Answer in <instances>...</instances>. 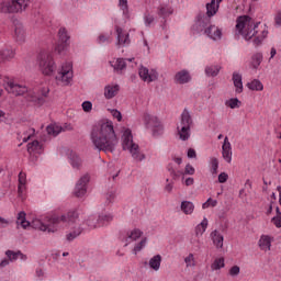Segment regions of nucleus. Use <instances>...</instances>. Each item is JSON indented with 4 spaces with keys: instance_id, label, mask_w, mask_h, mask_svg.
Returning <instances> with one entry per match:
<instances>
[{
    "instance_id": "nucleus-22",
    "label": "nucleus",
    "mask_w": 281,
    "mask_h": 281,
    "mask_svg": "<svg viewBox=\"0 0 281 281\" xmlns=\"http://www.w3.org/2000/svg\"><path fill=\"white\" fill-rule=\"evenodd\" d=\"M119 92H120V86L117 85H114V86L109 85L104 87V98L106 100H113V98H115Z\"/></svg>"
},
{
    "instance_id": "nucleus-2",
    "label": "nucleus",
    "mask_w": 281,
    "mask_h": 281,
    "mask_svg": "<svg viewBox=\"0 0 281 281\" xmlns=\"http://www.w3.org/2000/svg\"><path fill=\"white\" fill-rule=\"evenodd\" d=\"M90 139L95 150L103 153H115V146L119 144L117 135L113 122L106 121L92 127Z\"/></svg>"
},
{
    "instance_id": "nucleus-15",
    "label": "nucleus",
    "mask_w": 281,
    "mask_h": 281,
    "mask_svg": "<svg viewBox=\"0 0 281 281\" xmlns=\"http://www.w3.org/2000/svg\"><path fill=\"white\" fill-rule=\"evenodd\" d=\"M204 34L212 41H221L223 38V30L216 25H210L204 30Z\"/></svg>"
},
{
    "instance_id": "nucleus-21",
    "label": "nucleus",
    "mask_w": 281,
    "mask_h": 281,
    "mask_svg": "<svg viewBox=\"0 0 281 281\" xmlns=\"http://www.w3.org/2000/svg\"><path fill=\"white\" fill-rule=\"evenodd\" d=\"M180 128H189L192 126V116L190 115V111L188 109H184L181 114V121L180 125H178Z\"/></svg>"
},
{
    "instance_id": "nucleus-13",
    "label": "nucleus",
    "mask_w": 281,
    "mask_h": 281,
    "mask_svg": "<svg viewBox=\"0 0 281 281\" xmlns=\"http://www.w3.org/2000/svg\"><path fill=\"white\" fill-rule=\"evenodd\" d=\"M25 38H27V34L25 33V27L23 26V23L20 21H14V40L20 45H23L25 43Z\"/></svg>"
},
{
    "instance_id": "nucleus-60",
    "label": "nucleus",
    "mask_w": 281,
    "mask_h": 281,
    "mask_svg": "<svg viewBox=\"0 0 281 281\" xmlns=\"http://www.w3.org/2000/svg\"><path fill=\"white\" fill-rule=\"evenodd\" d=\"M184 175H194V167H192V165H187L184 169Z\"/></svg>"
},
{
    "instance_id": "nucleus-30",
    "label": "nucleus",
    "mask_w": 281,
    "mask_h": 281,
    "mask_svg": "<svg viewBox=\"0 0 281 281\" xmlns=\"http://www.w3.org/2000/svg\"><path fill=\"white\" fill-rule=\"evenodd\" d=\"M247 87L250 89V91H262V89H265V86H262V82H260L258 79H254L252 81L248 82Z\"/></svg>"
},
{
    "instance_id": "nucleus-39",
    "label": "nucleus",
    "mask_w": 281,
    "mask_h": 281,
    "mask_svg": "<svg viewBox=\"0 0 281 281\" xmlns=\"http://www.w3.org/2000/svg\"><path fill=\"white\" fill-rule=\"evenodd\" d=\"M268 34H269V32H268L267 30H262V31H261V34L258 35V36L252 41L254 45H255L256 47H258V45H262V41H265V37H266Z\"/></svg>"
},
{
    "instance_id": "nucleus-14",
    "label": "nucleus",
    "mask_w": 281,
    "mask_h": 281,
    "mask_svg": "<svg viewBox=\"0 0 281 281\" xmlns=\"http://www.w3.org/2000/svg\"><path fill=\"white\" fill-rule=\"evenodd\" d=\"M207 25H210V18L203 13H200L196 16V22L193 25V30H195V32H205V30H207Z\"/></svg>"
},
{
    "instance_id": "nucleus-48",
    "label": "nucleus",
    "mask_w": 281,
    "mask_h": 281,
    "mask_svg": "<svg viewBox=\"0 0 281 281\" xmlns=\"http://www.w3.org/2000/svg\"><path fill=\"white\" fill-rule=\"evenodd\" d=\"M81 106L85 113H91V110L93 109V103H91V101H85Z\"/></svg>"
},
{
    "instance_id": "nucleus-11",
    "label": "nucleus",
    "mask_w": 281,
    "mask_h": 281,
    "mask_svg": "<svg viewBox=\"0 0 281 281\" xmlns=\"http://www.w3.org/2000/svg\"><path fill=\"white\" fill-rule=\"evenodd\" d=\"M138 74H139V78L144 82H155V80H158L159 78V72H157V70L155 69L149 70L144 66L139 68Z\"/></svg>"
},
{
    "instance_id": "nucleus-9",
    "label": "nucleus",
    "mask_w": 281,
    "mask_h": 281,
    "mask_svg": "<svg viewBox=\"0 0 281 281\" xmlns=\"http://www.w3.org/2000/svg\"><path fill=\"white\" fill-rule=\"evenodd\" d=\"M72 79L74 71H71V64H66L65 66H63L60 71L56 76V82L61 87H67V85H70Z\"/></svg>"
},
{
    "instance_id": "nucleus-29",
    "label": "nucleus",
    "mask_w": 281,
    "mask_h": 281,
    "mask_svg": "<svg viewBox=\"0 0 281 281\" xmlns=\"http://www.w3.org/2000/svg\"><path fill=\"white\" fill-rule=\"evenodd\" d=\"M46 132L50 137H57V135L63 133V127L60 125L50 124L46 127Z\"/></svg>"
},
{
    "instance_id": "nucleus-12",
    "label": "nucleus",
    "mask_w": 281,
    "mask_h": 281,
    "mask_svg": "<svg viewBox=\"0 0 281 281\" xmlns=\"http://www.w3.org/2000/svg\"><path fill=\"white\" fill-rule=\"evenodd\" d=\"M126 60L133 63V58H116L110 61L111 67L114 69V74L122 76L126 71Z\"/></svg>"
},
{
    "instance_id": "nucleus-52",
    "label": "nucleus",
    "mask_w": 281,
    "mask_h": 281,
    "mask_svg": "<svg viewBox=\"0 0 281 281\" xmlns=\"http://www.w3.org/2000/svg\"><path fill=\"white\" fill-rule=\"evenodd\" d=\"M119 5L123 12H128V0H120Z\"/></svg>"
},
{
    "instance_id": "nucleus-17",
    "label": "nucleus",
    "mask_w": 281,
    "mask_h": 281,
    "mask_svg": "<svg viewBox=\"0 0 281 281\" xmlns=\"http://www.w3.org/2000/svg\"><path fill=\"white\" fill-rule=\"evenodd\" d=\"M176 85H188V82H190V80H192V77L190 76V71L183 69L178 71L175 75L173 78Z\"/></svg>"
},
{
    "instance_id": "nucleus-10",
    "label": "nucleus",
    "mask_w": 281,
    "mask_h": 281,
    "mask_svg": "<svg viewBox=\"0 0 281 281\" xmlns=\"http://www.w3.org/2000/svg\"><path fill=\"white\" fill-rule=\"evenodd\" d=\"M91 180V177L89 173L83 175L77 182L75 187L74 194L78 199H81V196H85L87 194V183Z\"/></svg>"
},
{
    "instance_id": "nucleus-59",
    "label": "nucleus",
    "mask_w": 281,
    "mask_h": 281,
    "mask_svg": "<svg viewBox=\"0 0 281 281\" xmlns=\"http://www.w3.org/2000/svg\"><path fill=\"white\" fill-rule=\"evenodd\" d=\"M272 223L276 225V227H281V213L272 218Z\"/></svg>"
},
{
    "instance_id": "nucleus-44",
    "label": "nucleus",
    "mask_w": 281,
    "mask_h": 281,
    "mask_svg": "<svg viewBox=\"0 0 281 281\" xmlns=\"http://www.w3.org/2000/svg\"><path fill=\"white\" fill-rule=\"evenodd\" d=\"M4 57L5 60H12L14 58V49L12 48H5L4 50H0Z\"/></svg>"
},
{
    "instance_id": "nucleus-50",
    "label": "nucleus",
    "mask_w": 281,
    "mask_h": 281,
    "mask_svg": "<svg viewBox=\"0 0 281 281\" xmlns=\"http://www.w3.org/2000/svg\"><path fill=\"white\" fill-rule=\"evenodd\" d=\"M184 262L187 267H194V255L189 254V256L184 258Z\"/></svg>"
},
{
    "instance_id": "nucleus-56",
    "label": "nucleus",
    "mask_w": 281,
    "mask_h": 281,
    "mask_svg": "<svg viewBox=\"0 0 281 281\" xmlns=\"http://www.w3.org/2000/svg\"><path fill=\"white\" fill-rule=\"evenodd\" d=\"M229 176L226 172H222L218 175V183H226Z\"/></svg>"
},
{
    "instance_id": "nucleus-23",
    "label": "nucleus",
    "mask_w": 281,
    "mask_h": 281,
    "mask_svg": "<svg viewBox=\"0 0 281 281\" xmlns=\"http://www.w3.org/2000/svg\"><path fill=\"white\" fill-rule=\"evenodd\" d=\"M161 255H155L151 257L148 261L149 269H153V271H159L161 269Z\"/></svg>"
},
{
    "instance_id": "nucleus-40",
    "label": "nucleus",
    "mask_w": 281,
    "mask_h": 281,
    "mask_svg": "<svg viewBox=\"0 0 281 281\" xmlns=\"http://www.w3.org/2000/svg\"><path fill=\"white\" fill-rule=\"evenodd\" d=\"M147 241H148V239L145 237L138 244H136V246L133 249V254H135V256H137V254H139V251H142V249H144V247H146Z\"/></svg>"
},
{
    "instance_id": "nucleus-64",
    "label": "nucleus",
    "mask_w": 281,
    "mask_h": 281,
    "mask_svg": "<svg viewBox=\"0 0 281 281\" xmlns=\"http://www.w3.org/2000/svg\"><path fill=\"white\" fill-rule=\"evenodd\" d=\"M0 225H2V227H8V225H10V222L0 216Z\"/></svg>"
},
{
    "instance_id": "nucleus-53",
    "label": "nucleus",
    "mask_w": 281,
    "mask_h": 281,
    "mask_svg": "<svg viewBox=\"0 0 281 281\" xmlns=\"http://www.w3.org/2000/svg\"><path fill=\"white\" fill-rule=\"evenodd\" d=\"M67 45L68 44H65V43L60 42V44H58L55 47V52H57L58 54H63V52H65V49H67Z\"/></svg>"
},
{
    "instance_id": "nucleus-46",
    "label": "nucleus",
    "mask_w": 281,
    "mask_h": 281,
    "mask_svg": "<svg viewBox=\"0 0 281 281\" xmlns=\"http://www.w3.org/2000/svg\"><path fill=\"white\" fill-rule=\"evenodd\" d=\"M159 16H170V14H172V9L168 8V7H161L158 11Z\"/></svg>"
},
{
    "instance_id": "nucleus-36",
    "label": "nucleus",
    "mask_w": 281,
    "mask_h": 281,
    "mask_svg": "<svg viewBox=\"0 0 281 281\" xmlns=\"http://www.w3.org/2000/svg\"><path fill=\"white\" fill-rule=\"evenodd\" d=\"M70 164H71L72 168H77V170H79V168L82 166V159H80V156H78L76 154H71L70 155Z\"/></svg>"
},
{
    "instance_id": "nucleus-33",
    "label": "nucleus",
    "mask_w": 281,
    "mask_h": 281,
    "mask_svg": "<svg viewBox=\"0 0 281 281\" xmlns=\"http://www.w3.org/2000/svg\"><path fill=\"white\" fill-rule=\"evenodd\" d=\"M43 146L38 140H33L32 143L27 144V153H41Z\"/></svg>"
},
{
    "instance_id": "nucleus-25",
    "label": "nucleus",
    "mask_w": 281,
    "mask_h": 281,
    "mask_svg": "<svg viewBox=\"0 0 281 281\" xmlns=\"http://www.w3.org/2000/svg\"><path fill=\"white\" fill-rule=\"evenodd\" d=\"M144 235V232L139 231V228H135L132 232L127 233V236L124 238L125 240V247H128V240H138V238H142Z\"/></svg>"
},
{
    "instance_id": "nucleus-31",
    "label": "nucleus",
    "mask_w": 281,
    "mask_h": 281,
    "mask_svg": "<svg viewBox=\"0 0 281 281\" xmlns=\"http://www.w3.org/2000/svg\"><path fill=\"white\" fill-rule=\"evenodd\" d=\"M261 63H262V55L260 53H257V54L252 55V57H251L250 67L252 69H258V67H260Z\"/></svg>"
},
{
    "instance_id": "nucleus-47",
    "label": "nucleus",
    "mask_w": 281,
    "mask_h": 281,
    "mask_svg": "<svg viewBox=\"0 0 281 281\" xmlns=\"http://www.w3.org/2000/svg\"><path fill=\"white\" fill-rule=\"evenodd\" d=\"M19 193L21 194V192H23V189L21 186H25V173L20 172L19 173Z\"/></svg>"
},
{
    "instance_id": "nucleus-5",
    "label": "nucleus",
    "mask_w": 281,
    "mask_h": 281,
    "mask_svg": "<svg viewBox=\"0 0 281 281\" xmlns=\"http://www.w3.org/2000/svg\"><path fill=\"white\" fill-rule=\"evenodd\" d=\"M122 146L123 150H128L134 161L137 164L146 159V155L139 150V145L133 142V133L130 128L125 130L122 135Z\"/></svg>"
},
{
    "instance_id": "nucleus-63",
    "label": "nucleus",
    "mask_w": 281,
    "mask_h": 281,
    "mask_svg": "<svg viewBox=\"0 0 281 281\" xmlns=\"http://www.w3.org/2000/svg\"><path fill=\"white\" fill-rule=\"evenodd\" d=\"M276 24L281 27V12H278L274 18Z\"/></svg>"
},
{
    "instance_id": "nucleus-61",
    "label": "nucleus",
    "mask_w": 281,
    "mask_h": 281,
    "mask_svg": "<svg viewBox=\"0 0 281 281\" xmlns=\"http://www.w3.org/2000/svg\"><path fill=\"white\" fill-rule=\"evenodd\" d=\"M98 43L102 45V43H109V37L105 35H99Z\"/></svg>"
},
{
    "instance_id": "nucleus-6",
    "label": "nucleus",
    "mask_w": 281,
    "mask_h": 281,
    "mask_svg": "<svg viewBox=\"0 0 281 281\" xmlns=\"http://www.w3.org/2000/svg\"><path fill=\"white\" fill-rule=\"evenodd\" d=\"M30 7V0H10L0 3L2 14H21Z\"/></svg>"
},
{
    "instance_id": "nucleus-26",
    "label": "nucleus",
    "mask_w": 281,
    "mask_h": 281,
    "mask_svg": "<svg viewBox=\"0 0 281 281\" xmlns=\"http://www.w3.org/2000/svg\"><path fill=\"white\" fill-rule=\"evenodd\" d=\"M83 221L90 229H95V227H101L100 220L99 217H95V215L83 216Z\"/></svg>"
},
{
    "instance_id": "nucleus-45",
    "label": "nucleus",
    "mask_w": 281,
    "mask_h": 281,
    "mask_svg": "<svg viewBox=\"0 0 281 281\" xmlns=\"http://www.w3.org/2000/svg\"><path fill=\"white\" fill-rule=\"evenodd\" d=\"M59 41L67 45V41H69V35H67V30L60 29L59 32Z\"/></svg>"
},
{
    "instance_id": "nucleus-19",
    "label": "nucleus",
    "mask_w": 281,
    "mask_h": 281,
    "mask_svg": "<svg viewBox=\"0 0 281 281\" xmlns=\"http://www.w3.org/2000/svg\"><path fill=\"white\" fill-rule=\"evenodd\" d=\"M223 0H211V2L206 3V16L209 19H212L218 12V9L221 8V2Z\"/></svg>"
},
{
    "instance_id": "nucleus-57",
    "label": "nucleus",
    "mask_w": 281,
    "mask_h": 281,
    "mask_svg": "<svg viewBox=\"0 0 281 281\" xmlns=\"http://www.w3.org/2000/svg\"><path fill=\"white\" fill-rule=\"evenodd\" d=\"M155 16L147 14L145 15V25L149 26L151 23H154Z\"/></svg>"
},
{
    "instance_id": "nucleus-37",
    "label": "nucleus",
    "mask_w": 281,
    "mask_h": 281,
    "mask_svg": "<svg viewBox=\"0 0 281 281\" xmlns=\"http://www.w3.org/2000/svg\"><path fill=\"white\" fill-rule=\"evenodd\" d=\"M225 267V259L218 258L215 259L214 262L211 266L212 271H218L220 269H223Z\"/></svg>"
},
{
    "instance_id": "nucleus-55",
    "label": "nucleus",
    "mask_w": 281,
    "mask_h": 281,
    "mask_svg": "<svg viewBox=\"0 0 281 281\" xmlns=\"http://www.w3.org/2000/svg\"><path fill=\"white\" fill-rule=\"evenodd\" d=\"M240 273V267L234 266L229 269V276L236 277Z\"/></svg>"
},
{
    "instance_id": "nucleus-49",
    "label": "nucleus",
    "mask_w": 281,
    "mask_h": 281,
    "mask_svg": "<svg viewBox=\"0 0 281 281\" xmlns=\"http://www.w3.org/2000/svg\"><path fill=\"white\" fill-rule=\"evenodd\" d=\"M105 199H106L105 203H106L108 205H111V203H112L113 201H115V192H114V191L108 192L106 195H105Z\"/></svg>"
},
{
    "instance_id": "nucleus-28",
    "label": "nucleus",
    "mask_w": 281,
    "mask_h": 281,
    "mask_svg": "<svg viewBox=\"0 0 281 281\" xmlns=\"http://www.w3.org/2000/svg\"><path fill=\"white\" fill-rule=\"evenodd\" d=\"M180 210L183 212V214L190 215L194 212V203L191 201H182L180 205Z\"/></svg>"
},
{
    "instance_id": "nucleus-7",
    "label": "nucleus",
    "mask_w": 281,
    "mask_h": 281,
    "mask_svg": "<svg viewBox=\"0 0 281 281\" xmlns=\"http://www.w3.org/2000/svg\"><path fill=\"white\" fill-rule=\"evenodd\" d=\"M143 122L146 128L151 131L153 137H159V135H164V124H161V121H159L157 115L145 112L143 115Z\"/></svg>"
},
{
    "instance_id": "nucleus-32",
    "label": "nucleus",
    "mask_w": 281,
    "mask_h": 281,
    "mask_svg": "<svg viewBox=\"0 0 281 281\" xmlns=\"http://www.w3.org/2000/svg\"><path fill=\"white\" fill-rule=\"evenodd\" d=\"M220 71H221V66H207L205 68L206 76H209L211 78H216V76H218Z\"/></svg>"
},
{
    "instance_id": "nucleus-18",
    "label": "nucleus",
    "mask_w": 281,
    "mask_h": 281,
    "mask_svg": "<svg viewBox=\"0 0 281 281\" xmlns=\"http://www.w3.org/2000/svg\"><path fill=\"white\" fill-rule=\"evenodd\" d=\"M222 155L223 159H225L227 164H232V143H229V138L227 136L224 138Z\"/></svg>"
},
{
    "instance_id": "nucleus-8",
    "label": "nucleus",
    "mask_w": 281,
    "mask_h": 281,
    "mask_svg": "<svg viewBox=\"0 0 281 281\" xmlns=\"http://www.w3.org/2000/svg\"><path fill=\"white\" fill-rule=\"evenodd\" d=\"M38 65L42 74L44 76H52L56 66L54 64V58L48 53H41L38 56Z\"/></svg>"
},
{
    "instance_id": "nucleus-27",
    "label": "nucleus",
    "mask_w": 281,
    "mask_h": 281,
    "mask_svg": "<svg viewBox=\"0 0 281 281\" xmlns=\"http://www.w3.org/2000/svg\"><path fill=\"white\" fill-rule=\"evenodd\" d=\"M259 247L262 251H269L271 249V238L262 235L259 239Z\"/></svg>"
},
{
    "instance_id": "nucleus-4",
    "label": "nucleus",
    "mask_w": 281,
    "mask_h": 281,
    "mask_svg": "<svg viewBox=\"0 0 281 281\" xmlns=\"http://www.w3.org/2000/svg\"><path fill=\"white\" fill-rule=\"evenodd\" d=\"M236 35L243 36L245 41H251L258 34L260 22L256 23L249 15H241L236 21Z\"/></svg>"
},
{
    "instance_id": "nucleus-20",
    "label": "nucleus",
    "mask_w": 281,
    "mask_h": 281,
    "mask_svg": "<svg viewBox=\"0 0 281 281\" xmlns=\"http://www.w3.org/2000/svg\"><path fill=\"white\" fill-rule=\"evenodd\" d=\"M210 237L216 249H223V241L225 240V238L223 237V234H221V232L215 229L211 232Z\"/></svg>"
},
{
    "instance_id": "nucleus-16",
    "label": "nucleus",
    "mask_w": 281,
    "mask_h": 281,
    "mask_svg": "<svg viewBox=\"0 0 281 281\" xmlns=\"http://www.w3.org/2000/svg\"><path fill=\"white\" fill-rule=\"evenodd\" d=\"M116 34H117V43L116 45H121L122 47H126V45H131V37L128 33L124 32L122 27L116 26Z\"/></svg>"
},
{
    "instance_id": "nucleus-41",
    "label": "nucleus",
    "mask_w": 281,
    "mask_h": 281,
    "mask_svg": "<svg viewBox=\"0 0 281 281\" xmlns=\"http://www.w3.org/2000/svg\"><path fill=\"white\" fill-rule=\"evenodd\" d=\"M19 255H21V250L13 251V250H7L5 256L9 258L10 262H14V260H19Z\"/></svg>"
},
{
    "instance_id": "nucleus-62",
    "label": "nucleus",
    "mask_w": 281,
    "mask_h": 281,
    "mask_svg": "<svg viewBox=\"0 0 281 281\" xmlns=\"http://www.w3.org/2000/svg\"><path fill=\"white\" fill-rule=\"evenodd\" d=\"M211 168H218V159L217 158H211Z\"/></svg>"
},
{
    "instance_id": "nucleus-24",
    "label": "nucleus",
    "mask_w": 281,
    "mask_h": 281,
    "mask_svg": "<svg viewBox=\"0 0 281 281\" xmlns=\"http://www.w3.org/2000/svg\"><path fill=\"white\" fill-rule=\"evenodd\" d=\"M233 83L235 87V93H243V75L238 72L233 74Z\"/></svg>"
},
{
    "instance_id": "nucleus-42",
    "label": "nucleus",
    "mask_w": 281,
    "mask_h": 281,
    "mask_svg": "<svg viewBox=\"0 0 281 281\" xmlns=\"http://www.w3.org/2000/svg\"><path fill=\"white\" fill-rule=\"evenodd\" d=\"M226 106H229V109H239L240 108V100L238 98L229 99L225 102Z\"/></svg>"
},
{
    "instance_id": "nucleus-1",
    "label": "nucleus",
    "mask_w": 281,
    "mask_h": 281,
    "mask_svg": "<svg viewBox=\"0 0 281 281\" xmlns=\"http://www.w3.org/2000/svg\"><path fill=\"white\" fill-rule=\"evenodd\" d=\"M25 216V212H20L18 214L16 225H21L23 229L33 227V229H40V232H47L48 234L58 232V225H60V223H64L67 227H71V225H76V223L80 221V213L76 210L69 211L63 215L46 216L43 221L36 218L33 220L32 223L27 222Z\"/></svg>"
},
{
    "instance_id": "nucleus-3",
    "label": "nucleus",
    "mask_w": 281,
    "mask_h": 281,
    "mask_svg": "<svg viewBox=\"0 0 281 281\" xmlns=\"http://www.w3.org/2000/svg\"><path fill=\"white\" fill-rule=\"evenodd\" d=\"M4 89L8 93H12L13 95H24L25 100L32 102L35 106H43L49 94V89H43L41 92H36L34 90H27L25 86L14 83V81H8Z\"/></svg>"
},
{
    "instance_id": "nucleus-51",
    "label": "nucleus",
    "mask_w": 281,
    "mask_h": 281,
    "mask_svg": "<svg viewBox=\"0 0 281 281\" xmlns=\"http://www.w3.org/2000/svg\"><path fill=\"white\" fill-rule=\"evenodd\" d=\"M169 172H170V176L172 177L173 181H177V179H179V177H181V175H183L182 171H176L172 168H169Z\"/></svg>"
},
{
    "instance_id": "nucleus-54",
    "label": "nucleus",
    "mask_w": 281,
    "mask_h": 281,
    "mask_svg": "<svg viewBox=\"0 0 281 281\" xmlns=\"http://www.w3.org/2000/svg\"><path fill=\"white\" fill-rule=\"evenodd\" d=\"M111 115L117 120V122H122V112L119 110H111Z\"/></svg>"
},
{
    "instance_id": "nucleus-35",
    "label": "nucleus",
    "mask_w": 281,
    "mask_h": 281,
    "mask_svg": "<svg viewBox=\"0 0 281 281\" xmlns=\"http://www.w3.org/2000/svg\"><path fill=\"white\" fill-rule=\"evenodd\" d=\"M178 128V135L182 142H187V139H190V128L187 127H177Z\"/></svg>"
},
{
    "instance_id": "nucleus-34",
    "label": "nucleus",
    "mask_w": 281,
    "mask_h": 281,
    "mask_svg": "<svg viewBox=\"0 0 281 281\" xmlns=\"http://www.w3.org/2000/svg\"><path fill=\"white\" fill-rule=\"evenodd\" d=\"M205 229H207V220L204 217L203 221L195 227V236L205 234Z\"/></svg>"
},
{
    "instance_id": "nucleus-38",
    "label": "nucleus",
    "mask_w": 281,
    "mask_h": 281,
    "mask_svg": "<svg viewBox=\"0 0 281 281\" xmlns=\"http://www.w3.org/2000/svg\"><path fill=\"white\" fill-rule=\"evenodd\" d=\"M80 234H82V227L79 226L67 235V240L71 243V240H76Z\"/></svg>"
},
{
    "instance_id": "nucleus-58",
    "label": "nucleus",
    "mask_w": 281,
    "mask_h": 281,
    "mask_svg": "<svg viewBox=\"0 0 281 281\" xmlns=\"http://www.w3.org/2000/svg\"><path fill=\"white\" fill-rule=\"evenodd\" d=\"M187 155L189 159H196V150H194V148H189Z\"/></svg>"
},
{
    "instance_id": "nucleus-43",
    "label": "nucleus",
    "mask_w": 281,
    "mask_h": 281,
    "mask_svg": "<svg viewBox=\"0 0 281 281\" xmlns=\"http://www.w3.org/2000/svg\"><path fill=\"white\" fill-rule=\"evenodd\" d=\"M99 224L102 226L104 223H111L113 221V216L111 214H101L98 216Z\"/></svg>"
}]
</instances>
